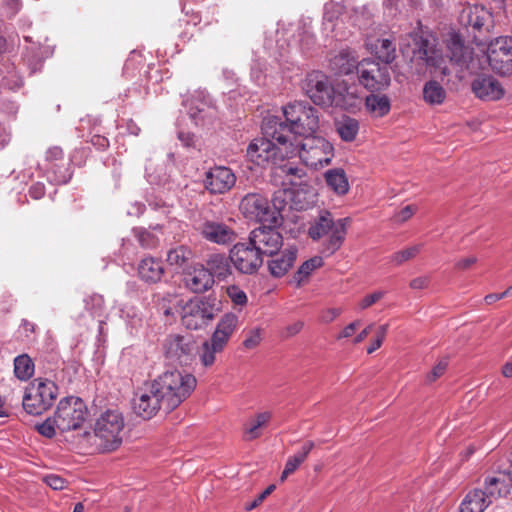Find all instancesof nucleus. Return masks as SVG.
Listing matches in <instances>:
<instances>
[{
  "mask_svg": "<svg viewBox=\"0 0 512 512\" xmlns=\"http://www.w3.org/2000/svg\"><path fill=\"white\" fill-rule=\"evenodd\" d=\"M276 486L274 484L269 485L262 493H260L255 500L249 503L246 506V511H251L255 509L258 505H260L264 499L269 496L274 490Z\"/></svg>",
  "mask_w": 512,
  "mask_h": 512,
  "instance_id": "obj_58",
  "label": "nucleus"
},
{
  "mask_svg": "<svg viewBox=\"0 0 512 512\" xmlns=\"http://www.w3.org/2000/svg\"><path fill=\"white\" fill-rule=\"evenodd\" d=\"M322 264L323 259L320 256H314L309 260H306L295 272L293 276L294 281L299 286L305 278H307L316 268L321 267Z\"/></svg>",
  "mask_w": 512,
  "mask_h": 512,
  "instance_id": "obj_41",
  "label": "nucleus"
},
{
  "mask_svg": "<svg viewBox=\"0 0 512 512\" xmlns=\"http://www.w3.org/2000/svg\"><path fill=\"white\" fill-rule=\"evenodd\" d=\"M372 17V12L369 8V6H361L354 9V21L359 26V28H362L366 25H368V22L370 21Z\"/></svg>",
  "mask_w": 512,
  "mask_h": 512,
  "instance_id": "obj_50",
  "label": "nucleus"
},
{
  "mask_svg": "<svg viewBox=\"0 0 512 512\" xmlns=\"http://www.w3.org/2000/svg\"><path fill=\"white\" fill-rule=\"evenodd\" d=\"M283 172L287 176H292V177H295V178H298V179H301V178H303L306 175V172H305V170L303 168L298 167V166H293L291 164H286L283 167Z\"/></svg>",
  "mask_w": 512,
  "mask_h": 512,
  "instance_id": "obj_64",
  "label": "nucleus"
},
{
  "mask_svg": "<svg viewBox=\"0 0 512 512\" xmlns=\"http://www.w3.org/2000/svg\"><path fill=\"white\" fill-rule=\"evenodd\" d=\"M132 407L135 414L144 420H149L154 417L157 412L163 408L164 402L154 392L153 384H151L148 391L136 393L132 400Z\"/></svg>",
  "mask_w": 512,
  "mask_h": 512,
  "instance_id": "obj_22",
  "label": "nucleus"
},
{
  "mask_svg": "<svg viewBox=\"0 0 512 512\" xmlns=\"http://www.w3.org/2000/svg\"><path fill=\"white\" fill-rule=\"evenodd\" d=\"M165 359L172 364L190 365L197 356L198 344L192 334H169L162 343Z\"/></svg>",
  "mask_w": 512,
  "mask_h": 512,
  "instance_id": "obj_10",
  "label": "nucleus"
},
{
  "mask_svg": "<svg viewBox=\"0 0 512 512\" xmlns=\"http://www.w3.org/2000/svg\"><path fill=\"white\" fill-rule=\"evenodd\" d=\"M197 229L205 240L218 245L231 244L237 237L233 228L217 220H204Z\"/></svg>",
  "mask_w": 512,
  "mask_h": 512,
  "instance_id": "obj_21",
  "label": "nucleus"
},
{
  "mask_svg": "<svg viewBox=\"0 0 512 512\" xmlns=\"http://www.w3.org/2000/svg\"><path fill=\"white\" fill-rule=\"evenodd\" d=\"M359 82L371 92H379L390 85V73L386 65L364 59L357 69Z\"/></svg>",
  "mask_w": 512,
  "mask_h": 512,
  "instance_id": "obj_16",
  "label": "nucleus"
},
{
  "mask_svg": "<svg viewBox=\"0 0 512 512\" xmlns=\"http://www.w3.org/2000/svg\"><path fill=\"white\" fill-rule=\"evenodd\" d=\"M178 139L180 140L182 145L187 148H190V147L195 148L196 147L197 140L195 138V135L190 132H183V131L178 132Z\"/></svg>",
  "mask_w": 512,
  "mask_h": 512,
  "instance_id": "obj_62",
  "label": "nucleus"
},
{
  "mask_svg": "<svg viewBox=\"0 0 512 512\" xmlns=\"http://www.w3.org/2000/svg\"><path fill=\"white\" fill-rule=\"evenodd\" d=\"M295 149H290V143L280 144L271 136L263 134V137L255 138L247 147L248 159L258 166L267 164H279L285 158L294 155Z\"/></svg>",
  "mask_w": 512,
  "mask_h": 512,
  "instance_id": "obj_8",
  "label": "nucleus"
},
{
  "mask_svg": "<svg viewBox=\"0 0 512 512\" xmlns=\"http://www.w3.org/2000/svg\"><path fill=\"white\" fill-rule=\"evenodd\" d=\"M37 431L47 438H52L55 435V428H57L56 423L54 422V418L51 420L50 418L46 419L41 424L36 426Z\"/></svg>",
  "mask_w": 512,
  "mask_h": 512,
  "instance_id": "obj_53",
  "label": "nucleus"
},
{
  "mask_svg": "<svg viewBox=\"0 0 512 512\" xmlns=\"http://www.w3.org/2000/svg\"><path fill=\"white\" fill-rule=\"evenodd\" d=\"M459 22L473 32H489L493 27V16L483 5H468L460 12Z\"/></svg>",
  "mask_w": 512,
  "mask_h": 512,
  "instance_id": "obj_20",
  "label": "nucleus"
},
{
  "mask_svg": "<svg viewBox=\"0 0 512 512\" xmlns=\"http://www.w3.org/2000/svg\"><path fill=\"white\" fill-rule=\"evenodd\" d=\"M58 396V386L51 380L37 378L26 388L22 399L24 410L40 415L51 408Z\"/></svg>",
  "mask_w": 512,
  "mask_h": 512,
  "instance_id": "obj_9",
  "label": "nucleus"
},
{
  "mask_svg": "<svg viewBox=\"0 0 512 512\" xmlns=\"http://www.w3.org/2000/svg\"><path fill=\"white\" fill-rule=\"evenodd\" d=\"M220 353L215 346L211 345V342L205 340L202 345L198 346L197 355L199 356L200 362L204 367H210L215 363L216 354Z\"/></svg>",
  "mask_w": 512,
  "mask_h": 512,
  "instance_id": "obj_45",
  "label": "nucleus"
},
{
  "mask_svg": "<svg viewBox=\"0 0 512 512\" xmlns=\"http://www.w3.org/2000/svg\"><path fill=\"white\" fill-rule=\"evenodd\" d=\"M314 44V35L309 31H304L300 38V45L303 52H308Z\"/></svg>",
  "mask_w": 512,
  "mask_h": 512,
  "instance_id": "obj_61",
  "label": "nucleus"
},
{
  "mask_svg": "<svg viewBox=\"0 0 512 512\" xmlns=\"http://www.w3.org/2000/svg\"><path fill=\"white\" fill-rule=\"evenodd\" d=\"M236 182L233 171L225 166H215L206 172L204 186L211 194H223Z\"/></svg>",
  "mask_w": 512,
  "mask_h": 512,
  "instance_id": "obj_23",
  "label": "nucleus"
},
{
  "mask_svg": "<svg viewBox=\"0 0 512 512\" xmlns=\"http://www.w3.org/2000/svg\"><path fill=\"white\" fill-rule=\"evenodd\" d=\"M384 296L383 291H375L369 295H366L360 302H359V308L364 310L376 303L378 300H380Z\"/></svg>",
  "mask_w": 512,
  "mask_h": 512,
  "instance_id": "obj_57",
  "label": "nucleus"
},
{
  "mask_svg": "<svg viewBox=\"0 0 512 512\" xmlns=\"http://www.w3.org/2000/svg\"><path fill=\"white\" fill-rule=\"evenodd\" d=\"M375 53L379 60L386 65L395 59L396 48L393 42L389 39H380L375 45Z\"/></svg>",
  "mask_w": 512,
  "mask_h": 512,
  "instance_id": "obj_43",
  "label": "nucleus"
},
{
  "mask_svg": "<svg viewBox=\"0 0 512 512\" xmlns=\"http://www.w3.org/2000/svg\"><path fill=\"white\" fill-rule=\"evenodd\" d=\"M260 428L261 426L252 419L244 428V439L246 441H251L258 438L261 435L259 430Z\"/></svg>",
  "mask_w": 512,
  "mask_h": 512,
  "instance_id": "obj_54",
  "label": "nucleus"
},
{
  "mask_svg": "<svg viewBox=\"0 0 512 512\" xmlns=\"http://www.w3.org/2000/svg\"><path fill=\"white\" fill-rule=\"evenodd\" d=\"M360 62L354 50L345 48L330 58L329 67L336 75H349L357 72Z\"/></svg>",
  "mask_w": 512,
  "mask_h": 512,
  "instance_id": "obj_27",
  "label": "nucleus"
},
{
  "mask_svg": "<svg viewBox=\"0 0 512 512\" xmlns=\"http://www.w3.org/2000/svg\"><path fill=\"white\" fill-rule=\"evenodd\" d=\"M238 324V317L233 313L224 314L219 320L215 331L231 337Z\"/></svg>",
  "mask_w": 512,
  "mask_h": 512,
  "instance_id": "obj_47",
  "label": "nucleus"
},
{
  "mask_svg": "<svg viewBox=\"0 0 512 512\" xmlns=\"http://www.w3.org/2000/svg\"><path fill=\"white\" fill-rule=\"evenodd\" d=\"M487 59L491 68L501 75L512 73V38L499 37L487 49Z\"/></svg>",
  "mask_w": 512,
  "mask_h": 512,
  "instance_id": "obj_18",
  "label": "nucleus"
},
{
  "mask_svg": "<svg viewBox=\"0 0 512 512\" xmlns=\"http://www.w3.org/2000/svg\"><path fill=\"white\" fill-rule=\"evenodd\" d=\"M341 24L342 21L338 17H334L332 13H330L328 10H325L323 16V31L327 36L331 34V36L336 40L344 39V33L339 32Z\"/></svg>",
  "mask_w": 512,
  "mask_h": 512,
  "instance_id": "obj_42",
  "label": "nucleus"
},
{
  "mask_svg": "<svg viewBox=\"0 0 512 512\" xmlns=\"http://www.w3.org/2000/svg\"><path fill=\"white\" fill-rule=\"evenodd\" d=\"M34 371V362L28 354L24 353L15 357L14 374L17 379L27 381L34 375Z\"/></svg>",
  "mask_w": 512,
  "mask_h": 512,
  "instance_id": "obj_37",
  "label": "nucleus"
},
{
  "mask_svg": "<svg viewBox=\"0 0 512 512\" xmlns=\"http://www.w3.org/2000/svg\"><path fill=\"white\" fill-rule=\"evenodd\" d=\"M280 225L263 223L250 232L248 240L263 258L274 255L283 247V236L278 229Z\"/></svg>",
  "mask_w": 512,
  "mask_h": 512,
  "instance_id": "obj_14",
  "label": "nucleus"
},
{
  "mask_svg": "<svg viewBox=\"0 0 512 512\" xmlns=\"http://www.w3.org/2000/svg\"><path fill=\"white\" fill-rule=\"evenodd\" d=\"M193 257V252L186 246L180 245L170 249L167 253V262L176 268H184Z\"/></svg>",
  "mask_w": 512,
  "mask_h": 512,
  "instance_id": "obj_40",
  "label": "nucleus"
},
{
  "mask_svg": "<svg viewBox=\"0 0 512 512\" xmlns=\"http://www.w3.org/2000/svg\"><path fill=\"white\" fill-rule=\"evenodd\" d=\"M285 121L278 116H267L263 119L262 134L271 136L280 144L297 141L296 136L303 138L314 134L319 128L318 110L307 102L295 101L283 107Z\"/></svg>",
  "mask_w": 512,
  "mask_h": 512,
  "instance_id": "obj_1",
  "label": "nucleus"
},
{
  "mask_svg": "<svg viewBox=\"0 0 512 512\" xmlns=\"http://www.w3.org/2000/svg\"><path fill=\"white\" fill-rule=\"evenodd\" d=\"M154 392L164 402V410L170 412L185 401L194 391L197 380L194 375L178 369L166 370L152 382Z\"/></svg>",
  "mask_w": 512,
  "mask_h": 512,
  "instance_id": "obj_2",
  "label": "nucleus"
},
{
  "mask_svg": "<svg viewBox=\"0 0 512 512\" xmlns=\"http://www.w3.org/2000/svg\"><path fill=\"white\" fill-rule=\"evenodd\" d=\"M446 96V90L435 80H429L423 86V99L429 105L443 104Z\"/></svg>",
  "mask_w": 512,
  "mask_h": 512,
  "instance_id": "obj_36",
  "label": "nucleus"
},
{
  "mask_svg": "<svg viewBox=\"0 0 512 512\" xmlns=\"http://www.w3.org/2000/svg\"><path fill=\"white\" fill-rule=\"evenodd\" d=\"M511 487L512 482L509 475L506 474V471H499L484 478L482 490L492 504L494 500L506 497L510 493Z\"/></svg>",
  "mask_w": 512,
  "mask_h": 512,
  "instance_id": "obj_26",
  "label": "nucleus"
},
{
  "mask_svg": "<svg viewBox=\"0 0 512 512\" xmlns=\"http://www.w3.org/2000/svg\"><path fill=\"white\" fill-rule=\"evenodd\" d=\"M422 246V244H416L401 251L395 252L390 256V261L397 266L402 265L404 262L416 257L422 250Z\"/></svg>",
  "mask_w": 512,
  "mask_h": 512,
  "instance_id": "obj_46",
  "label": "nucleus"
},
{
  "mask_svg": "<svg viewBox=\"0 0 512 512\" xmlns=\"http://www.w3.org/2000/svg\"><path fill=\"white\" fill-rule=\"evenodd\" d=\"M349 222V218L335 220L329 211H322L310 224L308 235L314 241L322 240L320 252L329 257L341 248Z\"/></svg>",
  "mask_w": 512,
  "mask_h": 512,
  "instance_id": "obj_3",
  "label": "nucleus"
},
{
  "mask_svg": "<svg viewBox=\"0 0 512 512\" xmlns=\"http://www.w3.org/2000/svg\"><path fill=\"white\" fill-rule=\"evenodd\" d=\"M44 482L53 490H62L65 487V480L55 474H49L44 477Z\"/></svg>",
  "mask_w": 512,
  "mask_h": 512,
  "instance_id": "obj_59",
  "label": "nucleus"
},
{
  "mask_svg": "<svg viewBox=\"0 0 512 512\" xmlns=\"http://www.w3.org/2000/svg\"><path fill=\"white\" fill-rule=\"evenodd\" d=\"M303 90L311 101L318 106H342L353 110L358 108L362 102L360 97L353 96L350 93L344 97L337 95L329 77L321 71H312L307 74Z\"/></svg>",
  "mask_w": 512,
  "mask_h": 512,
  "instance_id": "obj_4",
  "label": "nucleus"
},
{
  "mask_svg": "<svg viewBox=\"0 0 512 512\" xmlns=\"http://www.w3.org/2000/svg\"><path fill=\"white\" fill-rule=\"evenodd\" d=\"M232 265L230 254L214 253L207 258L205 268L213 280L217 278L219 281H224L232 275Z\"/></svg>",
  "mask_w": 512,
  "mask_h": 512,
  "instance_id": "obj_29",
  "label": "nucleus"
},
{
  "mask_svg": "<svg viewBox=\"0 0 512 512\" xmlns=\"http://www.w3.org/2000/svg\"><path fill=\"white\" fill-rule=\"evenodd\" d=\"M234 268L242 274H254L263 264V257L250 241L236 243L229 251Z\"/></svg>",
  "mask_w": 512,
  "mask_h": 512,
  "instance_id": "obj_19",
  "label": "nucleus"
},
{
  "mask_svg": "<svg viewBox=\"0 0 512 512\" xmlns=\"http://www.w3.org/2000/svg\"><path fill=\"white\" fill-rule=\"evenodd\" d=\"M227 294L233 304L243 306L247 303L246 293L236 285H231L227 288Z\"/></svg>",
  "mask_w": 512,
  "mask_h": 512,
  "instance_id": "obj_51",
  "label": "nucleus"
},
{
  "mask_svg": "<svg viewBox=\"0 0 512 512\" xmlns=\"http://www.w3.org/2000/svg\"><path fill=\"white\" fill-rule=\"evenodd\" d=\"M471 90L482 101H497L504 96L501 83L491 75H478L471 83Z\"/></svg>",
  "mask_w": 512,
  "mask_h": 512,
  "instance_id": "obj_25",
  "label": "nucleus"
},
{
  "mask_svg": "<svg viewBox=\"0 0 512 512\" xmlns=\"http://www.w3.org/2000/svg\"><path fill=\"white\" fill-rule=\"evenodd\" d=\"M88 410L82 399L69 396L60 400L54 422L61 432L79 429L85 422Z\"/></svg>",
  "mask_w": 512,
  "mask_h": 512,
  "instance_id": "obj_12",
  "label": "nucleus"
},
{
  "mask_svg": "<svg viewBox=\"0 0 512 512\" xmlns=\"http://www.w3.org/2000/svg\"><path fill=\"white\" fill-rule=\"evenodd\" d=\"M290 149L294 150L301 161L313 169H319L331 163L334 157L333 145L324 137L313 134L304 137L301 141L293 142Z\"/></svg>",
  "mask_w": 512,
  "mask_h": 512,
  "instance_id": "obj_6",
  "label": "nucleus"
},
{
  "mask_svg": "<svg viewBox=\"0 0 512 512\" xmlns=\"http://www.w3.org/2000/svg\"><path fill=\"white\" fill-rule=\"evenodd\" d=\"M304 327V323L300 320L286 326L282 332H281V337L284 338V339H288V338H291L295 335H297Z\"/></svg>",
  "mask_w": 512,
  "mask_h": 512,
  "instance_id": "obj_56",
  "label": "nucleus"
},
{
  "mask_svg": "<svg viewBox=\"0 0 512 512\" xmlns=\"http://www.w3.org/2000/svg\"><path fill=\"white\" fill-rule=\"evenodd\" d=\"M85 307L94 316H102L104 309V298L100 294H93L85 299Z\"/></svg>",
  "mask_w": 512,
  "mask_h": 512,
  "instance_id": "obj_48",
  "label": "nucleus"
},
{
  "mask_svg": "<svg viewBox=\"0 0 512 512\" xmlns=\"http://www.w3.org/2000/svg\"><path fill=\"white\" fill-rule=\"evenodd\" d=\"M336 130L343 141H353L359 131L358 120L351 117H343L336 122Z\"/></svg>",
  "mask_w": 512,
  "mask_h": 512,
  "instance_id": "obj_39",
  "label": "nucleus"
},
{
  "mask_svg": "<svg viewBox=\"0 0 512 512\" xmlns=\"http://www.w3.org/2000/svg\"><path fill=\"white\" fill-rule=\"evenodd\" d=\"M243 215L249 220L268 224H281V208H277L276 204L273 207L270 205L267 198L259 193H249L245 195L239 206Z\"/></svg>",
  "mask_w": 512,
  "mask_h": 512,
  "instance_id": "obj_13",
  "label": "nucleus"
},
{
  "mask_svg": "<svg viewBox=\"0 0 512 512\" xmlns=\"http://www.w3.org/2000/svg\"><path fill=\"white\" fill-rule=\"evenodd\" d=\"M327 186L338 195H345L349 191V181L342 168L329 169L324 173Z\"/></svg>",
  "mask_w": 512,
  "mask_h": 512,
  "instance_id": "obj_34",
  "label": "nucleus"
},
{
  "mask_svg": "<svg viewBox=\"0 0 512 512\" xmlns=\"http://www.w3.org/2000/svg\"><path fill=\"white\" fill-rule=\"evenodd\" d=\"M167 163L164 168L152 170L150 165L146 166V178L150 184L166 186L170 183L171 174L174 168V154L167 153Z\"/></svg>",
  "mask_w": 512,
  "mask_h": 512,
  "instance_id": "obj_32",
  "label": "nucleus"
},
{
  "mask_svg": "<svg viewBox=\"0 0 512 512\" xmlns=\"http://www.w3.org/2000/svg\"><path fill=\"white\" fill-rule=\"evenodd\" d=\"M134 232L139 244L143 248H153L154 246H156L157 238L154 236L153 233L143 228L135 229Z\"/></svg>",
  "mask_w": 512,
  "mask_h": 512,
  "instance_id": "obj_49",
  "label": "nucleus"
},
{
  "mask_svg": "<svg viewBox=\"0 0 512 512\" xmlns=\"http://www.w3.org/2000/svg\"><path fill=\"white\" fill-rule=\"evenodd\" d=\"M414 57L421 60L427 68L439 70L442 76L450 74V70L445 65L446 59L442 51L437 48L435 39L416 34L414 37Z\"/></svg>",
  "mask_w": 512,
  "mask_h": 512,
  "instance_id": "obj_15",
  "label": "nucleus"
},
{
  "mask_svg": "<svg viewBox=\"0 0 512 512\" xmlns=\"http://www.w3.org/2000/svg\"><path fill=\"white\" fill-rule=\"evenodd\" d=\"M185 286L193 293H204L210 290L215 280L212 279L211 274L206 270L204 265H197L191 271L186 273L184 277Z\"/></svg>",
  "mask_w": 512,
  "mask_h": 512,
  "instance_id": "obj_28",
  "label": "nucleus"
},
{
  "mask_svg": "<svg viewBox=\"0 0 512 512\" xmlns=\"http://www.w3.org/2000/svg\"><path fill=\"white\" fill-rule=\"evenodd\" d=\"M262 340V330L261 328H253L249 330L246 338L243 341V346L246 349H253L260 344Z\"/></svg>",
  "mask_w": 512,
  "mask_h": 512,
  "instance_id": "obj_52",
  "label": "nucleus"
},
{
  "mask_svg": "<svg viewBox=\"0 0 512 512\" xmlns=\"http://www.w3.org/2000/svg\"><path fill=\"white\" fill-rule=\"evenodd\" d=\"M46 161L47 163L65 161L63 159L62 149L59 147H52L48 149L46 152Z\"/></svg>",
  "mask_w": 512,
  "mask_h": 512,
  "instance_id": "obj_63",
  "label": "nucleus"
},
{
  "mask_svg": "<svg viewBox=\"0 0 512 512\" xmlns=\"http://www.w3.org/2000/svg\"><path fill=\"white\" fill-rule=\"evenodd\" d=\"M446 46L447 56L457 68L459 79L465 78L466 74L477 73L480 68V59L474 55L472 48L465 45L458 34H450Z\"/></svg>",
  "mask_w": 512,
  "mask_h": 512,
  "instance_id": "obj_11",
  "label": "nucleus"
},
{
  "mask_svg": "<svg viewBox=\"0 0 512 512\" xmlns=\"http://www.w3.org/2000/svg\"><path fill=\"white\" fill-rule=\"evenodd\" d=\"M298 255V248L294 244H288L274 255H269L268 270L275 278H281L294 266Z\"/></svg>",
  "mask_w": 512,
  "mask_h": 512,
  "instance_id": "obj_24",
  "label": "nucleus"
},
{
  "mask_svg": "<svg viewBox=\"0 0 512 512\" xmlns=\"http://www.w3.org/2000/svg\"><path fill=\"white\" fill-rule=\"evenodd\" d=\"M229 339L230 336L223 334L222 332L218 333L214 331L211 338L208 341L211 342V345L215 346L216 349L222 352L225 346L227 345Z\"/></svg>",
  "mask_w": 512,
  "mask_h": 512,
  "instance_id": "obj_55",
  "label": "nucleus"
},
{
  "mask_svg": "<svg viewBox=\"0 0 512 512\" xmlns=\"http://www.w3.org/2000/svg\"><path fill=\"white\" fill-rule=\"evenodd\" d=\"M490 505L482 488H474L462 500L460 512H484Z\"/></svg>",
  "mask_w": 512,
  "mask_h": 512,
  "instance_id": "obj_31",
  "label": "nucleus"
},
{
  "mask_svg": "<svg viewBox=\"0 0 512 512\" xmlns=\"http://www.w3.org/2000/svg\"><path fill=\"white\" fill-rule=\"evenodd\" d=\"M125 421L117 409H107L96 419L94 434L96 445L102 452H110L120 447L123 441Z\"/></svg>",
  "mask_w": 512,
  "mask_h": 512,
  "instance_id": "obj_5",
  "label": "nucleus"
},
{
  "mask_svg": "<svg viewBox=\"0 0 512 512\" xmlns=\"http://www.w3.org/2000/svg\"><path fill=\"white\" fill-rule=\"evenodd\" d=\"M48 56V51L40 45L33 43L31 47L27 48L24 53V60L30 70V74L40 71L44 59Z\"/></svg>",
  "mask_w": 512,
  "mask_h": 512,
  "instance_id": "obj_35",
  "label": "nucleus"
},
{
  "mask_svg": "<svg viewBox=\"0 0 512 512\" xmlns=\"http://www.w3.org/2000/svg\"><path fill=\"white\" fill-rule=\"evenodd\" d=\"M137 272L143 282L155 284L161 280L164 274V266L158 258L145 257L139 262Z\"/></svg>",
  "mask_w": 512,
  "mask_h": 512,
  "instance_id": "obj_30",
  "label": "nucleus"
},
{
  "mask_svg": "<svg viewBox=\"0 0 512 512\" xmlns=\"http://www.w3.org/2000/svg\"><path fill=\"white\" fill-rule=\"evenodd\" d=\"M314 443L312 441H307L303 444L301 449L297 451L293 456L289 457L285 466L287 467V471H296L298 467L306 460L308 454L313 449Z\"/></svg>",
  "mask_w": 512,
  "mask_h": 512,
  "instance_id": "obj_44",
  "label": "nucleus"
},
{
  "mask_svg": "<svg viewBox=\"0 0 512 512\" xmlns=\"http://www.w3.org/2000/svg\"><path fill=\"white\" fill-rule=\"evenodd\" d=\"M190 119L197 126H204L216 116V108L205 90H197L187 99L183 100Z\"/></svg>",
  "mask_w": 512,
  "mask_h": 512,
  "instance_id": "obj_17",
  "label": "nucleus"
},
{
  "mask_svg": "<svg viewBox=\"0 0 512 512\" xmlns=\"http://www.w3.org/2000/svg\"><path fill=\"white\" fill-rule=\"evenodd\" d=\"M416 212V207L413 205H407L398 211L395 216V222L402 223L407 221Z\"/></svg>",
  "mask_w": 512,
  "mask_h": 512,
  "instance_id": "obj_60",
  "label": "nucleus"
},
{
  "mask_svg": "<svg viewBox=\"0 0 512 512\" xmlns=\"http://www.w3.org/2000/svg\"><path fill=\"white\" fill-rule=\"evenodd\" d=\"M45 177L51 184L62 185L68 183L72 172L66 161L51 162L45 166Z\"/></svg>",
  "mask_w": 512,
  "mask_h": 512,
  "instance_id": "obj_33",
  "label": "nucleus"
},
{
  "mask_svg": "<svg viewBox=\"0 0 512 512\" xmlns=\"http://www.w3.org/2000/svg\"><path fill=\"white\" fill-rule=\"evenodd\" d=\"M220 310V302L216 297H195L182 308V324L190 330L205 328Z\"/></svg>",
  "mask_w": 512,
  "mask_h": 512,
  "instance_id": "obj_7",
  "label": "nucleus"
},
{
  "mask_svg": "<svg viewBox=\"0 0 512 512\" xmlns=\"http://www.w3.org/2000/svg\"><path fill=\"white\" fill-rule=\"evenodd\" d=\"M366 108L375 116L382 117L390 111V100L386 95H378L372 92L365 98Z\"/></svg>",
  "mask_w": 512,
  "mask_h": 512,
  "instance_id": "obj_38",
  "label": "nucleus"
}]
</instances>
